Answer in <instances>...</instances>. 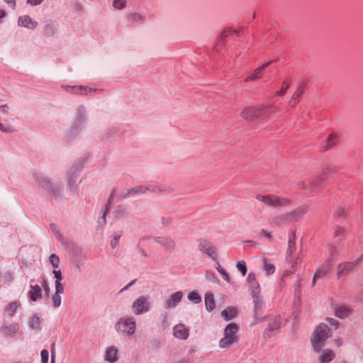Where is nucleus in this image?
Listing matches in <instances>:
<instances>
[{"instance_id": "f257e3e1", "label": "nucleus", "mask_w": 363, "mask_h": 363, "mask_svg": "<svg viewBox=\"0 0 363 363\" xmlns=\"http://www.w3.org/2000/svg\"><path fill=\"white\" fill-rule=\"evenodd\" d=\"M307 204H302L295 209L272 218L270 224L274 225H289L301 220L308 211Z\"/></svg>"}, {"instance_id": "f03ea898", "label": "nucleus", "mask_w": 363, "mask_h": 363, "mask_svg": "<svg viewBox=\"0 0 363 363\" xmlns=\"http://www.w3.org/2000/svg\"><path fill=\"white\" fill-rule=\"evenodd\" d=\"M256 199L261 201L267 207L271 208L286 207L292 203L290 199L274 194H259L256 196Z\"/></svg>"}, {"instance_id": "7ed1b4c3", "label": "nucleus", "mask_w": 363, "mask_h": 363, "mask_svg": "<svg viewBox=\"0 0 363 363\" xmlns=\"http://www.w3.org/2000/svg\"><path fill=\"white\" fill-rule=\"evenodd\" d=\"M330 329L325 323L320 324L315 329L313 337L311 339V343L313 350L319 352L323 346V342L329 337Z\"/></svg>"}, {"instance_id": "20e7f679", "label": "nucleus", "mask_w": 363, "mask_h": 363, "mask_svg": "<svg viewBox=\"0 0 363 363\" xmlns=\"http://www.w3.org/2000/svg\"><path fill=\"white\" fill-rule=\"evenodd\" d=\"M115 329L118 333L130 336L135 333L136 323L132 317H123L120 318L115 325Z\"/></svg>"}, {"instance_id": "39448f33", "label": "nucleus", "mask_w": 363, "mask_h": 363, "mask_svg": "<svg viewBox=\"0 0 363 363\" xmlns=\"http://www.w3.org/2000/svg\"><path fill=\"white\" fill-rule=\"evenodd\" d=\"M272 108V106H257L246 107L242 111L241 116L246 120H254L259 116H262L269 113V111Z\"/></svg>"}, {"instance_id": "423d86ee", "label": "nucleus", "mask_w": 363, "mask_h": 363, "mask_svg": "<svg viewBox=\"0 0 363 363\" xmlns=\"http://www.w3.org/2000/svg\"><path fill=\"white\" fill-rule=\"evenodd\" d=\"M40 286L35 284L30 285V289L28 291V297L29 299L32 301H37L42 298L43 297V291L45 292V294H48L50 292V286L49 284L45 279H43L40 281Z\"/></svg>"}, {"instance_id": "0eeeda50", "label": "nucleus", "mask_w": 363, "mask_h": 363, "mask_svg": "<svg viewBox=\"0 0 363 363\" xmlns=\"http://www.w3.org/2000/svg\"><path fill=\"white\" fill-rule=\"evenodd\" d=\"M363 257V255H361L356 259L351 262H344L338 264L337 271V278H340L342 277L347 276L350 272H352L360 263Z\"/></svg>"}, {"instance_id": "6e6552de", "label": "nucleus", "mask_w": 363, "mask_h": 363, "mask_svg": "<svg viewBox=\"0 0 363 363\" xmlns=\"http://www.w3.org/2000/svg\"><path fill=\"white\" fill-rule=\"evenodd\" d=\"M299 258V254L296 253L295 233L292 231L289 238L286 259L291 264H297Z\"/></svg>"}, {"instance_id": "1a4fd4ad", "label": "nucleus", "mask_w": 363, "mask_h": 363, "mask_svg": "<svg viewBox=\"0 0 363 363\" xmlns=\"http://www.w3.org/2000/svg\"><path fill=\"white\" fill-rule=\"evenodd\" d=\"M150 303L145 296H140L132 305V310L135 315H140L149 311Z\"/></svg>"}, {"instance_id": "9d476101", "label": "nucleus", "mask_w": 363, "mask_h": 363, "mask_svg": "<svg viewBox=\"0 0 363 363\" xmlns=\"http://www.w3.org/2000/svg\"><path fill=\"white\" fill-rule=\"evenodd\" d=\"M281 325V318L280 315L272 317L268 324L267 329L264 333V335L270 337L274 333L279 331Z\"/></svg>"}, {"instance_id": "9b49d317", "label": "nucleus", "mask_w": 363, "mask_h": 363, "mask_svg": "<svg viewBox=\"0 0 363 363\" xmlns=\"http://www.w3.org/2000/svg\"><path fill=\"white\" fill-rule=\"evenodd\" d=\"M331 267V262L328 260L323 265L318 268L313 275L312 284L314 285L317 279H321L326 276L327 274L330 272Z\"/></svg>"}, {"instance_id": "f8f14e48", "label": "nucleus", "mask_w": 363, "mask_h": 363, "mask_svg": "<svg viewBox=\"0 0 363 363\" xmlns=\"http://www.w3.org/2000/svg\"><path fill=\"white\" fill-rule=\"evenodd\" d=\"M199 249L207 254L213 259H216V250L211 243L206 240H201L199 245Z\"/></svg>"}, {"instance_id": "ddd939ff", "label": "nucleus", "mask_w": 363, "mask_h": 363, "mask_svg": "<svg viewBox=\"0 0 363 363\" xmlns=\"http://www.w3.org/2000/svg\"><path fill=\"white\" fill-rule=\"evenodd\" d=\"M173 335L177 338L186 340L189 335V329L184 324H177L173 328Z\"/></svg>"}, {"instance_id": "4468645a", "label": "nucleus", "mask_w": 363, "mask_h": 363, "mask_svg": "<svg viewBox=\"0 0 363 363\" xmlns=\"http://www.w3.org/2000/svg\"><path fill=\"white\" fill-rule=\"evenodd\" d=\"M183 297V294L181 291H177L171 295L170 298L165 302L164 307L167 309L175 308L176 306L181 301Z\"/></svg>"}, {"instance_id": "2eb2a0df", "label": "nucleus", "mask_w": 363, "mask_h": 363, "mask_svg": "<svg viewBox=\"0 0 363 363\" xmlns=\"http://www.w3.org/2000/svg\"><path fill=\"white\" fill-rule=\"evenodd\" d=\"M18 24L19 26L28 29H34L38 26V22L33 20L29 16L25 15L18 18Z\"/></svg>"}, {"instance_id": "dca6fc26", "label": "nucleus", "mask_w": 363, "mask_h": 363, "mask_svg": "<svg viewBox=\"0 0 363 363\" xmlns=\"http://www.w3.org/2000/svg\"><path fill=\"white\" fill-rule=\"evenodd\" d=\"M321 182L322 178L318 176L315 178L311 179L307 182H303L301 184H299L298 185L301 189L312 190L319 186Z\"/></svg>"}, {"instance_id": "f3484780", "label": "nucleus", "mask_w": 363, "mask_h": 363, "mask_svg": "<svg viewBox=\"0 0 363 363\" xmlns=\"http://www.w3.org/2000/svg\"><path fill=\"white\" fill-rule=\"evenodd\" d=\"M238 332V327L235 323H229L224 330V335L228 338L233 339L235 342L238 341L237 333Z\"/></svg>"}, {"instance_id": "a211bd4d", "label": "nucleus", "mask_w": 363, "mask_h": 363, "mask_svg": "<svg viewBox=\"0 0 363 363\" xmlns=\"http://www.w3.org/2000/svg\"><path fill=\"white\" fill-rule=\"evenodd\" d=\"M272 62L273 61L267 62L263 64L261 67L257 68L250 76L245 79V82L261 79L264 75V69L269 67Z\"/></svg>"}, {"instance_id": "6ab92c4d", "label": "nucleus", "mask_w": 363, "mask_h": 363, "mask_svg": "<svg viewBox=\"0 0 363 363\" xmlns=\"http://www.w3.org/2000/svg\"><path fill=\"white\" fill-rule=\"evenodd\" d=\"M352 313V309L348 306H339L335 310V315L339 318H346Z\"/></svg>"}, {"instance_id": "aec40b11", "label": "nucleus", "mask_w": 363, "mask_h": 363, "mask_svg": "<svg viewBox=\"0 0 363 363\" xmlns=\"http://www.w3.org/2000/svg\"><path fill=\"white\" fill-rule=\"evenodd\" d=\"M247 281L249 283L251 294H259V284L256 279L255 273L250 272L247 276Z\"/></svg>"}, {"instance_id": "412c9836", "label": "nucleus", "mask_w": 363, "mask_h": 363, "mask_svg": "<svg viewBox=\"0 0 363 363\" xmlns=\"http://www.w3.org/2000/svg\"><path fill=\"white\" fill-rule=\"evenodd\" d=\"M254 303V313L257 315L262 310L264 303L262 298L259 296V294H252Z\"/></svg>"}, {"instance_id": "4be33fe9", "label": "nucleus", "mask_w": 363, "mask_h": 363, "mask_svg": "<svg viewBox=\"0 0 363 363\" xmlns=\"http://www.w3.org/2000/svg\"><path fill=\"white\" fill-rule=\"evenodd\" d=\"M335 354L333 351L329 349L323 350L322 354L319 357V360L321 363H327L332 361L335 358Z\"/></svg>"}, {"instance_id": "5701e85b", "label": "nucleus", "mask_w": 363, "mask_h": 363, "mask_svg": "<svg viewBox=\"0 0 363 363\" xmlns=\"http://www.w3.org/2000/svg\"><path fill=\"white\" fill-rule=\"evenodd\" d=\"M118 350L115 347H110L106 350L105 359L111 363L117 360Z\"/></svg>"}, {"instance_id": "b1692460", "label": "nucleus", "mask_w": 363, "mask_h": 363, "mask_svg": "<svg viewBox=\"0 0 363 363\" xmlns=\"http://www.w3.org/2000/svg\"><path fill=\"white\" fill-rule=\"evenodd\" d=\"M349 210V207L347 206H338L334 211L333 216L336 219H340L346 217L347 212Z\"/></svg>"}, {"instance_id": "393cba45", "label": "nucleus", "mask_w": 363, "mask_h": 363, "mask_svg": "<svg viewBox=\"0 0 363 363\" xmlns=\"http://www.w3.org/2000/svg\"><path fill=\"white\" fill-rule=\"evenodd\" d=\"M237 313L238 311L235 308L228 307L221 312V315L225 320H230L234 318Z\"/></svg>"}, {"instance_id": "a878e982", "label": "nucleus", "mask_w": 363, "mask_h": 363, "mask_svg": "<svg viewBox=\"0 0 363 363\" xmlns=\"http://www.w3.org/2000/svg\"><path fill=\"white\" fill-rule=\"evenodd\" d=\"M18 330V328L15 324H10L8 325H4L1 328V332L6 336H11L15 334L17 330Z\"/></svg>"}, {"instance_id": "bb28decb", "label": "nucleus", "mask_w": 363, "mask_h": 363, "mask_svg": "<svg viewBox=\"0 0 363 363\" xmlns=\"http://www.w3.org/2000/svg\"><path fill=\"white\" fill-rule=\"evenodd\" d=\"M236 342L231 338H228L224 335V337L219 340L218 345L222 349L230 348Z\"/></svg>"}, {"instance_id": "cd10ccee", "label": "nucleus", "mask_w": 363, "mask_h": 363, "mask_svg": "<svg viewBox=\"0 0 363 363\" xmlns=\"http://www.w3.org/2000/svg\"><path fill=\"white\" fill-rule=\"evenodd\" d=\"M148 189L145 186H138L133 188L130 189L128 192L123 196V198H125L130 195H135L140 194H144L147 191Z\"/></svg>"}, {"instance_id": "c85d7f7f", "label": "nucleus", "mask_w": 363, "mask_h": 363, "mask_svg": "<svg viewBox=\"0 0 363 363\" xmlns=\"http://www.w3.org/2000/svg\"><path fill=\"white\" fill-rule=\"evenodd\" d=\"M43 187L49 191L53 196H57L60 194L59 186L50 183V182H46L43 185Z\"/></svg>"}, {"instance_id": "c756f323", "label": "nucleus", "mask_w": 363, "mask_h": 363, "mask_svg": "<svg viewBox=\"0 0 363 363\" xmlns=\"http://www.w3.org/2000/svg\"><path fill=\"white\" fill-rule=\"evenodd\" d=\"M206 308L208 311H211L215 308V301L212 294H206L205 295Z\"/></svg>"}, {"instance_id": "7c9ffc66", "label": "nucleus", "mask_w": 363, "mask_h": 363, "mask_svg": "<svg viewBox=\"0 0 363 363\" xmlns=\"http://www.w3.org/2000/svg\"><path fill=\"white\" fill-rule=\"evenodd\" d=\"M264 269L267 275L272 274L275 271V267L273 264L270 263L267 259L263 260Z\"/></svg>"}, {"instance_id": "2f4dec72", "label": "nucleus", "mask_w": 363, "mask_h": 363, "mask_svg": "<svg viewBox=\"0 0 363 363\" xmlns=\"http://www.w3.org/2000/svg\"><path fill=\"white\" fill-rule=\"evenodd\" d=\"M290 85H291V82H289L288 80H284L282 84H281V87L280 90L277 91L274 94V96L284 95L286 94V90L290 86Z\"/></svg>"}, {"instance_id": "473e14b6", "label": "nucleus", "mask_w": 363, "mask_h": 363, "mask_svg": "<svg viewBox=\"0 0 363 363\" xmlns=\"http://www.w3.org/2000/svg\"><path fill=\"white\" fill-rule=\"evenodd\" d=\"M337 138V135L335 133H331L329 135L328 140H326V145H325L324 149L328 150L330 147H333L335 143V140H336Z\"/></svg>"}, {"instance_id": "72a5a7b5", "label": "nucleus", "mask_w": 363, "mask_h": 363, "mask_svg": "<svg viewBox=\"0 0 363 363\" xmlns=\"http://www.w3.org/2000/svg\"><path fill=\"white\" fill-rule=\"evenodd\" d=\"M29 324L31 328L34 330L39 329L40 325V318L37 315H33L31 318Z\"/></svg>"}, {"instance_id": "f704fd0d", "label": "nucleus", "mask_w": 363, "mask_h": 363, "mask_svg": "<svg viewBox=\"0 0 363 363\" xmlns=\"http://www.w3.org/2000/svg\"><path fill=\"white\" fill-rule=\"evenodd\" d=\"M62 298L60 294H56L52 297V306L54 308L59 307L61 305Z\"/></svg>"}, {"instance_id": "c9c22d12", "label": "nucleus", "mask_w": 363, "mask_h": 363, "mask_svg": "<svg viewBox=\"0 0 363 363\" xmlns=\"http://www.w3.org/2000/svg\"><path fill=\"white\" fill-rule=\"evenodd\" d=\"M19 306V303L16 302L11 303L7 306L6 308V312L11 315L13 313H15L16 311L17 310L18 307Z\"/></svg>"}, {"instance_id": "e433bc0d", "label": "nucleus", "mask_w": 363, "mask_h": 363, "mask_svg": "<svg viewBox=\"0 0 363 363\" xmlns=\"http://www.w3.org/2000/svg\"><path fill=\"white\" fill-rule=\"evenodd\" d=\"M188 298L195 303H198L201 301V297L196 291L190 292L188 295Z\"/></svg>"}, {"instance_id": "4c0bfd02", "label": "nucleus", "mask_w": 363, "mask_h": 363, "mask_svg": "<svg viewBox=\"0 0 363 363\" xmlns=\"http://www.w3.org/2000/svg\"><path fill=\"white\" fill-rule=\"evenodd\" d=\"M305 86L304 85L301 84L300 85L296 90L294 91L293 96H292V100H298V99L301 96L304 91Z\"/></svg>"}, {"instance_id": "58836bf2", "label": "nucleus", "mask_w": 363, "mask_h": 363, "mask_svg": "<svg viewBox=\"0 0 363 363\" xmlns=\"http://www.w3.org/2000/svg\"><path fill=\"white\" fill-rule=\"evenodd\" d=\"M128 20L131 23H137L143 21V16L138 13H133L128 16Z\"/></svg>"}, {"instance_id": "ea45409f", "label": "nucleus", "mask_w": 363, "mask_h": 363, "mask_svg": "<svg viewBox=\"0 0 363 363\" xmlns=\"http://www.w3.org/2000/svg\"><path fill=\"white\" fill-rule=\"evenodd\" d=\"M272 233H273L272 230H271L269 228H267V229L262 228L259 231V235L261 237H263V238L269 240H271Z\"/></svg>"}, {"instance_id": "a19ab883", "label": "nucleus", "mask_w": 363, "mask_h": 363, "mask_svg": "<svg viewBox=\"0 0 363 363\" xmlns=\"http://www.w3.org/2000/svg\"><path fill=\"white\" fill-rule=\"evenodd\" d=\"M49 261L50 262V263L52 264V267L55 269H57L59 267L60 259H59L58 256L56 255L55 254L50 255V256L49 257Z\"/></svg>"}, {"instance_id": "79ce46f5", "label": "nucleus", "mask_w": 363, "mask_h": 363, "mask_svg": "<svg viewBox=\"0 0 363 363\" xmlns=\"http://www.w3.org/2000/svg\"><path fill=\"white\" fill-rule=\"evenodd\" d=\"M159 242H160L169 250L173 249L174 247V242L171 239L163 238L162 240H160Z\"/></svg>"}, {"instance_id": "37998d69", "label": "nucleus", "mask_w": 363, "mask_h": 363, "mask_svg": "<svg viewBox=\"0 0 363 363\" xmlns=\"http://www.w3.org/2000/svg\"><path fill=\"white\" fill-rule=\"evenodd\" d=\"M126 6V0H113V6L116 9H123Z\"/></svg>"}, {"instance_id": "c03bdc74", "label": "nucleus", "mask_w": 363, "mask_h": 363, "mask_svg": "<svg viewBox=\"0 0 363 363\" xmlns=\"http://www.w3.org/2000/svg\"><path fill=\"white\" fill-rule=\"evenodd\" d=\"M159 225L165 226L173 225V220L170 216H163L161 218V222L158 223Z\"/></svg>"}, {"instance_id": "a18cd8bd", "label": "nucleus", "mask_w": 363, "mask_h": 363, "mask_svg": "<svg viewBox=\"0 0 363 363\" xmlns=\"http://www.w3.org/2000/svg\"><path fill=\"white\" fill-rule=\"evenodd\" d=\"M237 268L241 272L242 274L245 276L247 273V267L244 261H239L236 264Z\"/></svg>"}, {"instance_id": "49530a36", "label": "nucleus", "mask_w": 363, "mask_h": 363, "mask_svg": "<svg viewBox=\"0 0 363 363\" xmlns=\"http://www.w3.org/2000/svg\"><path fill=\"white\" fill-rule=\"evenodd\" d=\"M40 356H41V362L42 363H48L49 353L47 350H43L41 351Z\"/></svg>"}, {"instance_id": "de8ad7c7", "label": "nucleus", "mask_w": 363, "mask_h": 363, "mask_svg": "<svg viewBox=\"0 0 363 363\" xmlns=\"http://www.w3.org/2000/svg\"><path fill=\"white\" fill-rule=\"evenodd\" d=\"M55 293L62 294L64 292V286L61 282L55 281Z\"/></svg>"}, {"instance_id": "09e8293b", "label": "nucleus", "mask_w": 363, "mask_h": 363, "mask_svg": "<svg viewBox=\"0 0 363 363\" xmlns=\"http://www.w3.org/2000/svg\"><path fill=\"white\" fill-rule=\"evenodd\" d=\"M218 271L220 274V275L222 276L223 279H225L228 282L230 281V277L225 269H223L220 268V267H218Z\"/></svg>"}, {"instance_id": "8fccbe9b", "label": "nucleus", "mask_w": 363, "mask_h": 363, "mask_svg": "<svg viewBox=\"0 0 363 363\" xmlns=\"http://www.w3.org/2000/svg\"><path fill=\"white\" fill-rule=\"evenodd\" d=\"M235 33L238 35V31L236 30H233L231 28H228L225 30L223 33L221 34V38L224 39L226 38L229 34Z\"/></svg>"}, {"instance_id": "3c124183", "label": "nucleus", "mask_w": 363, "mask_h": 363, "mask_svg": "<svg viewBox=\"0 0 363 363\" xmlns=\"http://www.w3.org/2000/svg\"><path fill=\"white\" fill-rule=\"evenodd\" d=\"M329 255L331 258H335L337 255V250L335 247L330 246L328 248Z\"/></svg>"}, {"instance_id": "603ef678", "label": "nucleus", "mask_w": 363, "mask_h": 363, "mask_svg": "<svg viewBox=\"0 0 363 363\" xmlns=\"http://www.w3.org/2000/svg\"><path fill=\"white\" fill-rule=\"evenodd\" d=\"M10 111V108L7 104H1L0 105V113L2 114H9Z\"/></svg>"}, {"instance_id": "864d4df0", "label": "nucleus", "mask_w": 363, "mask_h": 363, "mask_svg": "<svg viewBox=\"0 0 363 363\" xmlns=\"http://www.w3.org/2000/svg\"><path fill=\"white\" fill-rule=\"evenodd\" d=\"M53 274L55 278V281L61 282V281L62 279V273H61L60 270L55 269L53 271Z\"/></svg>"}, {"instance_id": "5fc2aeb1", "label": "nucleus", "mask_w": 363, "mask_h": 363, "mask_svg": "<svg viewBox=\"0 0 363 363\" xmlns=\"http://www.w3.org/2000/svg\"><path fill=\"white\" fill-rule=\"evenodd\" d=\"M72 89L74 90L75 93H79L81 94H82L84 93H86V90H87L86 88H83L82 86L72 87Z\"/></svg>"}, {"instance_id": "6e6d98bb", "label": "nucleus", "mask_w": 363, "mask_h": 363, "mask_svg": "<svg viewBox=\"0 0 363 363\" xmlns=\"http://www.w3.org/2000/svg\"><path fill=\"white\" fill-rule=\"evenodd\" d=\"M291 269L290 270H285L283 272V277H287L291 274H294L295 272V264H291Z\"/></svg>"}, {"instance_id": "4d7b16f0", "label": "nucleus", "mask_w": 363, "mask_h": 363, "mask_svg": "<svg viewBox=\"0 0 363 363\" xmlns=\"http://www.w3.org/2000/svg\"><path fill=\"white\" fill-rule=\"evenodd\" d=\"M326 320L333 326L335 327V329H337L338 328V321L335 319H333V318H328L326 319Z\"/></svg>"}, {"instance_id": "13d9d810", "label": "nucleus", "mask_w": 363, "mask_h": 363, "mask_svg": "<svg viewBox=\"0 0 363 363\" xmlns=\"http://www.w3.org/2000/svg\"><path fill=\"white\" fill-rule=\"evenodd\" d=\"M55 30V26L52 24H48L45 27V31L48 33H53Z\"/></svg>"}, {"instance_id": "bf43d9fd", "label": "nucleus", "mask_w": 363, "mask_h": 363, "mask_svg": "<svg viewBox=\"0 0 363 363\" xmlns=\"http://www.w3.org/2000/svg\"><path fill=\"white\" fill-rule=\"evenodd\" d=\"M55 354V344L52 343L51 345V363H54Z\"/></svg>"}, {"instance_id": "052dcab7", "label": "nucleus", "mask_w": 363, "mask_h": 363, "mask_svg": "<svg viewBox=\"0 0 363 363\" xmlns=\"http://www.w3.org/2000/svg\"><path fill=\"white\" fill-rule=\"evenodd\" d=\"M43 0H28L27 3L32 5V6H36L40 4Z\"/></svg>"}, {"instance_id": "680f3d73", "label": "nucleus", "mask_w": 363, "mask_h": 363, "mask_svg": "<svg viewBox=\"0 0 363 363\" xmlns=\"http://www.w3.org/2000/svg\"><path fill=\"white\" fill-rule=\"evenodd\" d=\"M0 130L4 133H9L11 131L10 128L5 127L2 123H0Z\"/></svg>"}, {"instance_id": "e2e57ef3", "label": "nucleus", "mask_w": 363, "mask_h": 363, "mask_svg": "<svg viewBox=\"0 0 363 363\" xmlns=\"http://www.w3.org/2000/svg\"><path fill=\"white\" fill-rule=\"evenodd\" d=\"M4 1L9 4L13 9L16 6V0H4Z\"/></svg>"}, {"instance_id": "0e129e2a", "label": "nucleus", "mask_w": 363, "mask_h": 363, "mask_svg": "<svg viewBox=\"0 0 363 363\" xmlns=\"http://www.w3.org/2000/svg\"><path fill=\"white\" fill-rule=\"evenodd\" d=\"M135 280H133L131 282H130L128 285L124 286L121 290V292L127 290L131 285H133L135 283Z\"/></svg>"}, {"instance_id": "69168bd1", "label": "nucleus", "mask_w": 363, "mask_h": 363, "mask_svg": "<svg viewBox=\"0 0 363 363\" xmlns=\"http://www.w3.org/2000/svg\"><path fill=\"white\" fill-rule=\"evenodd\" d=\"M334 342L337 347H340L342 345V342L340 338H337L334 340Z\"/></svg>"}, {"instance_id": "338daca9", "label": "nucleus", "mask_w": 363, "mask_h": 363, "mask_svg": "<svg viewBox=\"0 0 363 363\" xmlns=\"http://www.w3.org/2000/svg\"><path fill=\"white\" fill-rule=\"evenodd\" d=\"M262 318H255L254 321L251 323V326L252 325H255L256 324H257L259 322L262 321Z\"/></svg>"}, {"instance_id": "774afa93", "label": "nucleus", "mask_w": 363, "mask_h": 363, "mask_svg": "<svg viewBox=\"0 0 363 363\" xmlns=\"http://www.w3.org/2000/svg\"><path fill=\"white\" fill-rule=\"evenodd\" d=\"M117 244H118V242H117V241H116V240H113H113H111V246H112V247H113V248H115V247H116Z\"/></svg>"}]
</instances>
